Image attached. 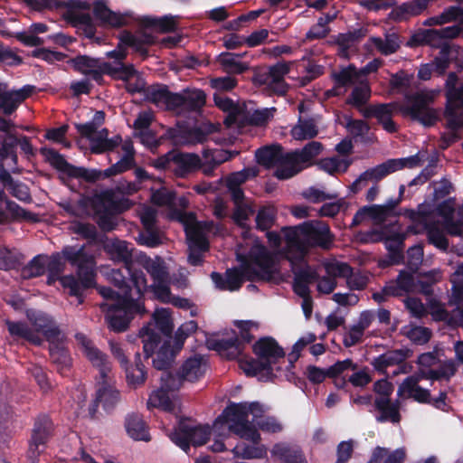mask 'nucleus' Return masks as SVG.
Masks as SVG:
<instances>
[{
    "instance_id": "obj_18",
    "label": "nucleus",
    "mask_w": 463,
    "mask_h": 463,
    "mask_svg": "<svg viewBox=\"0 0 463 463\" xmlns=\"http://www.w3.org/2000/svg\"><path fill=\"white\" fill-rule=\"evenodd\" d=\"M211 434L209 426L195 424L192 420H182L177 428L169 434L170 439L188 452L190 445L202 446L207 442Z\"/></svg>"
},
{
    "instance_id": "obj_2",
    "label": "nucleus",
    "mask_w": 463,
    "mask_h": 463,
    "mask_svg": "<svg viewBox=\"0 0 463 463\" xmlns=\"http://www.w3.org/2000/svg\"><path fill=\"white\" fill-rule=\"evenodd\" d=\"M260 404L252 403H232L229 405L222 413L215 420L213 425V431L224 437L226 433L232 432L241 439L251 441L257 446L240 444L233 448L232 453L241 458H262L266 456L267 450L263 445H258L260 440V433L255 425L250 422L249 414L255 418L261 412Z\"/></svg>"
},
{
    "instance_id": "obj_40",
    "label": "nucleus",
    "mask_w": 463,
    "mask_h": 463,
    "mask_svg": "<svg viewBox=\"0 0 463 463\" xmlns=\"http://www.w3.org/2000/svg\"><path fill=\"white\" fill-rule=\"evenodd\" d=\"M374 405L377 411H380V416L377 417L378 421H391L398 423L401 420L399 401L392 402L388 397H377L374 401Z\"/></svg>"
},
{
    "instance_id": "obj_41",
    "label": "nucleus",
    "mask_w": 463,
    "mask_h": 463,
    "mask_svg": "<svg viewBox=\"0 0 463 463\" xmlns=\"http://www.w3.org/2000/svg\"><path fill=\"white\" fill-rule=\"evenodd\" d=\"M5 210H6L14 219L28 221H36L37 219L33 213L25 211L17 203L7 200L4 190L0 188V222H4L7 219Z\"/></svg>"
},
{
    "instance_id": "obj_15",
    "label": "nucleus",
    "mask_w": 463,
    "mask_h": 463,
    "mask_svg": "<svg viewBox=\"0 0 463 463\" xmlns=\"http://www.w3.org/2000/svg\"><path fill=\"white\" fill-rule=\"evenodd\" d=\"M71 62L75 71L90 76L96 81H99L104 73L114 78L124 79L132 73V69L125 68L124 64L118 63L117 66H112L109 62H100L99 60L86 55H79L71 59Z\"/></svg>"
},
{
    "instance_id": "obj_56",
    "label": "nucleus",
    "mask_w": 463,
    "mask_h": 463,
    "mask_svg": "<svg viewBox=\"0 0 463 463\" xmlns=\"http://www.w3.org/2000/svg\"><path fill=\"white\" fill-rule=\"evenodd\" d=\"M277 209L273 204L261 206L256 215L257 228L261 231H268L275 223Z\"/></svg>"
},
{
    "instance_id": "obj_38",
    "label": "nucleus",
    "mask_w": 463,
    "mask_h": 463,
    "mask_svg": "<svg viewBox=\"0 0 463 463\" xmlns=\"http://www.w3.org/2000/svg\"><path fill=\"white\" fill-rule=\"evenodd\" d=\"M65 341L66 336L62 335L61 339L48 342L50 357L61 373H63L71 366V358L65 346Z\"/></svg>"
},
{
    "instance_id": "obj_26",
    "label": "nucleus",
    "mask_w": 463,
    "mask_h": 463,
    "mask_svg": "<svg viewBox=\"0 0 463 463\" xmlns=\"http://www.w3.org/2000/svg\"><path fill=\"white\" fill-rule=\"evenodd\" d=\"M325 269L331 275L345 279L347 287L352 290L364 289L368 284V277L360 271L354 272L347 263L329 261L325 263Z\"/></svg>"
},
{
    "instance_id": "obj_37",
    "label": "nucleus",
    "mask_w": 463,
    "mask_h": 463,
    "mask_svg": "<svg viewBox=\"0 0 463 463\" xmlns=\"http://www.w3.org/2000/svg\"><path fill=\"white\" fill-rule=\"evenodd\" d=\"M246 54V52H222L217 57V61L221 65L222 71L229 75L241 74L250 69V63L242 61V58L245 57Z\"/></svg>"
},
{
    "instance_id": "obj_14",
    "label": "nucleus",
    "mask_w": 463,
    "mask_h": 463,
    "mask_svg": "<svg viewBox=\"0 0 463 463\" xmlns=\"http://www.w3.org/2000/svg\"><path fill=\"white\" fill-rule=\"evenodd\" d=\"M91 5L86 0H69L64 4L63 19L77 33L92 39L96 34V24L90 14Z\"/></svg>"
},
{
    "instance_id": "obj_46",
    "label": "nucleus",
    "mask_w": 463,
    "mask_h": 463,
    "mask_svg": "<svg viewBox=\"0 0 463 463\" xmlns=\"http://www.w3.org/2000/svg\"><path fill=\"white\" fill-rule=\"evenodd\" d=\"M128 277L127 278L120 269H112L110 273V280L117 286L121 293H116L114 291V299L118 298H124L126 294H129L133 298L135 296L139 298L145 290L139 295L137 292L135 284L131 281L130 275L127 272Z\"/></svg>"
},
{
    "instance_id": "obj_61",
    "label": "nucleus",
    "mask_w": 463,
    "mask_h": 463,
    "mask_svg": "<svg viewBox=\"0 0 463 463\" xmlns=\"http://www.w3.org/2000/svg\"><path fill=\"white\" fill-rule=\"evenodd\" d=\"M52 432V422L47 417H43L40 419L35 423L33 433V442L35 446L45 443L49 436Z\"/></svg>"
},
{
    "instance_id": "obj_59",
    "label": "nucleus",
    "mask_w": 463,
    "mask_h": 463,
    "mask_svg": "<svg viewBox=\"0 0 463 463\" xmlns=\"http://www.w3.org/2000/svg\"><path fill=\"white\" fill-rule=\"evenodd\" d=\"M403 334L415 345L428 343L432 335L430 329L425 326L410 325L403 327Z\"/></svg>"
},
{
    "instance_id": "obj_29",
    "label": "nucleus",
    "mask_w": 463,
    "mask_h": 463,
    "mask_svg": "<svg viewBox=\"0 0 463 463\" xmlns=\"http://www.w3.org/2000/svg\"><path fill=\"white\" fill-rule=\"evenodd\" d=\"M154 42L155 39L150 34L133 35L131 33H125L121 37V43L123 44L120 43L115 50L107 52V57L116 60L115 64L111 63L112 66H117L118 63L123 64L122 61L127 56L125 46L133 47L137 52H143L144 45L152 44Z\"/></svg>"
},
{
    "instance_id": "obj_4",
    "label": "nucleus",
    "mask_w": 463,
    "mask_h": 463,
    "mask_svg": "<svg viewBox=\"0 0 463 463\" xmlns=\"http://www.w3.org/2000/svg\"><path fill=\"white\" fill-rule=\"evenodd\" d=\"M241 262L239 268L230 269L225 278L220 273L213 272L211 278L215 286L223 290H238L244 280H271L278 272L275 257L258 242L250 248L249 254L244 256L237 253Z\"/></svg>"
},
{
    "instance_id": "obj_39",
    "label": "nucleus",
    "mask_w": 463,
    "mask_h": 463,
    "mask_svg": "<svg viewBox=\"0 0 463 463\" xmlns=\"http://www.w3.org/2000/svg\"><path fill=\"white\" fill-rule=\"evenodd\" d=\"M168 136L177 145H190L203 143L207 135L199 128H171L168 130Z\"/></svg>"
},
{
    "instance_id": "obj_57",
    "label": "nucleus",
    "mask_w": 463,
    "mask_h": 463,
    "mask_svg": "<svg viewBox=\"0 0 463 463\" xmlns=\"http://www.w3.org/2000/svg\"><path fill=\"white\" fill-rule=\"evenodd\" d=\"M453 21H459L463 23V10L459 7H450L444 11L440 15L430 17L424 21L423 24L431 26L450 23Z\"/></svg>"
},
{
    "instance_id": "obj_42",
    "label": "nucleus",
    "mask_w": 463,
    "mask_h": 463,
    "mask_svg": "<svg viewBox=\"0 0 463 463\" xmlns=\"http://www.w3.org/2000/svg\"><path fill=\"white\" fill-rule=\"evenodd\" d=\"M271 455L282 463H307L302 450L285 443H278L273 446Z\"/></svg>"
},
{
    "instance_id": "obj_24",
    "label": "nucleus",
    "mask_w": 463,
    "mask_h": 463,
    "mask_svg": "<svg viewBox=\"0 0 463 463\" xmlns=\"http://www.w3.org/2000/svg\"><path fill=\"white\" fill-rule=\"evenodd\" d=\"M26 317L33 327V331L39 335H43L47 342L61 339L64 335L54 319L41 310L29 309L26 311Z\"/></svg>"
},
{
    "instance_id": "obj_63",
    "label": "nucleus",
    "mask_w": 463,
    "mask_h": 463,
    "mask_svg": "<svg viewBox=\"0 0 463 463\" xmlns=\"http://www.w3.org/2000/svg\"><path fill=\"white\" fill-rule=\"evenodd\" d=\"M412 80V74H408L404 71H400L397 73L392 75L390 85L397 92L404 93L410 89Z\"/></svg>"
},
{
    "instance_id": "obj_5",
    "label": "nucleus",
    "mask_w": 463,
    "mask_h": 463,
    "mask_svg": "<svg viewBox=\"0 0 463 463\" xmlns=\"http://www.w3.org/2000/svg\"><path fill=\"white\" fill-rule=\"evenodd\" d=\"M286 241V254L290 260H299L312 247L329 250L335 236L327 223L322 221H308L294 227L281 230Z\"/></svg>"
},
{
    "instance_id": "obj_52",
    "label": "nucleus",
    "mask_w": 463,
    "mask_h": 463,
    "mask_svg": "<svg viewBox=\"0 0 463 463\" xmlns=\"http://www.w3.org/2000/svg\"><path fill=\"white\" fill-rule=\"evenodd\" d=\"M318 129L314 119L299 118L298 122L292 128L291 136L296 140H306L315 137Z\"/></svg>"
},
{
    "instance_id": "obj_54",
    "label": "nucleus",
    "mask_w": 463,
    "mask_h": 463,
    "mask_svg": "<svg viewBox=\"0 0 463 463\" xmlns=\"http://www.w3.org/2000/svg\"><path fill=\"white\" fill-rule=\"evenodd\" d=\"M174 94L175 93H170L164 87H151L147 90L146 97L148 100L156 104L157 107L173 110L174 104H172V99Z\"/></svg>"
},
{
    "instance_id": "obj_30",
    "label": "nucleus",
    "mask_w": 463,
    "mask_h": 463,
    "mask_svg": "<svg viewBox=\"0 0 463 463\" xmlns=\"http://www.w3.org/2000/svg\"><path fill=\"white\" fill-rule=\"evenodd\" d=\"M275 111V108L255 109L252 112L243 109L241 112L232 114L228 120L236 121L239 130L246 125L264 126L273 118Z\"/></svg>"
},
{
    "instance_id": "obj_35",
    "label": "nucleus",
    "mask_w": 463,
    "mask_h": 463,
    "mask_svg": "<svg viewBox=\"0 0 463 463\" xmlns=\"http://www.w3.org/2000/svg\"><path fill=\"white\" fill-rule=\"evenodd\" d=\"M207 371V362L203 356L195 354L183 364L181 366L178 376L175 377L187 382H195L201 379Z\"/></svg>"
},
{
    "instance_id": "obj_13",
    "label": "nucleus",
    "mask_w": 463,
    "mask_h": 463,
    "mask_svg": "<svg viewBox=\"0 0 463 463\" xmlns=\"http://www.w3.org/2000/svg\"><path fill=\"white\" fill-rule=\"evenodd\" d=\"M173 327L168 309L160 308L154 312L153 321L143 326L138 335L143 343V349L146 357L154 354L156 347L160 342V334L170 335Z\"/></svg>"
},
{
    "instance_id": "obj_20",
    "label": "nucleus",
    "mask_w": 463,
    "mask_h": 463,
    "mask_svg": "<svg viewBox=\"0 0 463 463\" xmlns=\"http://www.w3.org/2000/svg\"><path fill=\"white\" fill-rule=\"evenodd\" d=\"M421 380L417 373L406 377L399 385L397 395L404 399H412L420 403H431L436 408L442 409L446 405V392H440L438 398L431 399L430 391L420 385Z\"/></svg>"
},
{
    "instance_id": "obj_16",
    "label": "nucleus",
    "mask_w": 463,
    "mask_h": 463,
    "mask_svg": "<svg viewBox=\"0 0 463 463\" xmlns=\"http://www.w3.org/2000/svg\"><path fill=\"white\" fill-rule=\"evenodd\" d=\"M104 250L114 261L125 264V270L130 275L131 281L135 284L138 295L143 290H146V276L142 270L135 269L131 262L132 250L129 249L126 241L118 239L108 240L104 244Z\"/></svg>"
},
{
    "instance_id": "obj_43",
    "label": "nucleus",
    "mask_w": 463,
    "mask_h": 463,
    "mask_svg": "<svg viewBox=\"0 0 463 463\" xmlns=\"http://www.w3.org/2000/svg\"><path fill=\"white\" fill-rule=\"evenodd\" d=\"M304 169L296 156L291 153L283 154L275 170V176L279 179H288Z\"/></svg>"
},
{
    "instance_id": "obj_64",
    "label": "nucleus",
    "mask_w": 463,
    "mask_h": 463,
    "mask_svg": "<svg viewBox=\"0 0 463 463\" xmlns=\"http://www.w3.org/2000/svg\"><path fill=\"white\" fill-rule=\"evenodd\" d=\"M236 154L237 152L223 149L204 150L203 158L207 164L219 165L233 157Z\"/></svg>"
},
{
    "instance_id": "obj_12",
    "label": "nucleus",
    "mask_w": 463,
    "mask_h": 463,
    "mask_svg": "<svg viewBox=\"0 0 463 463\" xmlns=\"http://www.w3.org/2000/svg\"><path fill=\"white\" fill-rule=\"evenodd\" d=\"M137 260L142 268H144L153 279L151 288L157 299H168V288L170 284L176 285L178 288L186 286L185 279H182L181 280H171L167 267L162 258L158 256L151 258L146 254H140Z\"/></svg>"
},
{
    "instance_id": "obj_55",
    "label": "nucleus",
    "mask_w": 463,
    "mask_h": 463,
    "mask_svg": "<svg viewBox=\"0 0 463 463\" xmlns=\"http://www.w3.org/2000/svg\"><path fill=\"white\" fill-rule=\"evenodd\" d=\"M323 146L320 142L311 141L302 149L296 150L293 154L304 168L311 165V161L316 158L322 151Z\"/></svg>"
},
{
    "instance_id": "obj_17",
    "label": "nucleus",
    "mask_w": 463,
    "mask_h": 463,
    "mask_svg": "<svg viewBox=\"0 0 463 463\" xmlns=\"http://www.w3.org/2000/svg\"><path fill=\"white\" fill-rule=\"evenodd\" d=\"M416 156L406 158L389 159L373 168L367 169L360 175V176L352 184L351 190L353 193H358L365 187L369 182H378L386 175L394 173L405 167H414L418 165Z\"/></svg>"
},
{
    "instance_id": "obj_7",
    "label": "nucleus",
    "mask_w": 463,
    "mask_h": 463,
    "mask_svg": "<svg viewBox=\"0 0 463 463\" xmlns=\"http://www.w3.org/2000/svg\"><path fill=\"white\" fill-rule=\"evenodd\" d=\"M76 339L87 359L99 371L102 382L97 391L96 402L101 403L105 410L112 409L119 402L120 395L111 384V365L107 354L97 348L84 335L77 334Z\"/></svg>"
},
{
    "instance_id": "obj_48",
    "label": "nucleus",
    "mask_w": 463,
    "mask_h": 463,
    "mask_svg": "<svg viewBox=\"0 0 463 463\" xmlns=\"http://www.w3.org/2000/svg\"><path fill=\"white\" fill-rule=\"evenodd\" d=\"M174 166L173 171L180 175L184 176L192 170L199 166L200 158L198 156L194 154H175L174 155Z\"/></svg>"
},
{
    "instance_id": "obj_44",
    "label": "nucleus",
    "mask_w": 463,
    "mask_h": 463,
    "mask_svg": "<svg viewBox=\"0 0 463 463\" xmlns=\"http://www.w3.org/2000/svg\"><path fill=\"white\" fill-rule=\"evenodd\" d=\"M126 430L135 440L149 441L151 439L147 426L138 414H131L126 418Z\"/></svg>"
},
{
    "instance_id": "obj_32",
    "label": "nucleus",
    "mask_w": 463,
    "mask_h": 463,
    "mask_svg": "<svg viewBox=\"0 0 463 463\" xmlns=\"http://www.w3.org/2000/svg\"><path fill=\"white\" fill-rule=\"evenodd\" d=\"M172 102H174L173 111L177 113L195 111L204 105L205 94L200 90H187L182 93H175Z\"/></svg>"
},
{
    "instance_id": "obj_33",
    "label": "nucleus",
    "mask_w": 463,
    "mask_h": 463,
    "mask_svg": "<svg viewBox=\"0 0 463 463\" xmlns=\"http://www.w3.org/2000/svg\"><path fill=\"white\" fill-rule=\"evenodd\" d=\"M33 87L25 85L21 89L0 92V110L5 115H12L18 107L33 93Z\"/></svg>"
},
{
    "instance_id": "obj_27",
    "label": "nucleus",
    "mask_w": 463,
    "mask_h": 463,
    "mask_svg": "<svg viewBox=\"0 0 463 463\" xmlns=\"http://www.w3.org/2000/svg\"><path fill=\"white\" fill-rule=\"evenodd\" d=\"M384 292L391 296H402L410 292L430 295V285H424L420 279L416 281L411 274L402 271L395 282L392 281L384 287Z\"/></svg>"
},
{
    "instance_id": "obj_25",
    "label": "nucleus",
    "mask_w": 463,
    "mask_h": 463,
    "mask_svg": "<svg viewBox=\"0 0 463 463\" xmlns=\"http://www.w3.org/2000/svg\"><path fill=\"white\" fill-rule=\"evenodd\" d=\"M41 154L59 171L74 178H82L86 181H95L97 173L89 171L83 167H77L69 164L61 155L52 148L43 147Z\"/></svg>"
},
{
    "instance_id": "obj_28",
    "label": "nucleus",
    "mask_w": 463,
    "mask_h": 463,
    "mask_svg": "<svg viewBox=\"0 0 463 463\" xmlns=\"http://www.w3.org/2000/svg\"><path fill=\"white\" fill-rule=\"evenodd\" d=\"M92 206L98 216V224L106 232L112 231L115 228V222L110 215L113 208V193L111 191H103L93 196Z\"/></svg>"
},
{
    "instance_id": "obj_3",
    "label": "nucleus",
    "mask_w": 463,
    "mask_h": 463,
    "mask_svg": "<svg viewBox=\"0 0 463 463\" xmlns=\"http://www.w3.org/2000/svg\"><path fill=\"white\" fill-rule=\"evenodd\" d=\"M436 95L434 90H421L413 94H405L403 103L370 105L361 109V113L365 118H376L383 129L389 133L397 130L396 124L392 119L394 111H400L404 117H410L424 126H431L438 118L437 111L430 107Z\"/></svg>"
},
{
    "instance_id": "obj_22",
    "label": "nucleus",
    "mask_w": 463,
    "mask_h": 463,
    "mask_svg": "<svg viewBox=\"0 0 463 463\" xmlns=\"http://www.w3.org/2000/svg\"><path fill=\"white\" fill-rule=\"evenodd\" d=\"M160 379L161 387L150 394L147 408H159L168 412L176 413V405L170 399L168 392L179 389L180 380L167 372H163Z\"/></svg>"
},
{
    "instance_id": "obj_6",
    "label": "nucleus",
    "mask_w": 463,
    "mask_h": 463,
    "mask_svg": "<svg viewBox=\"0 0 463 463\" xmlns=\"http://www.w3.org/2000/svg\"><path fill=\"white\" fill-rule=\"evenodd\" d=\"M78 132L90 140V150L95 154H101L112 151L121 144L122 156L120 159L103 172L104 176L110 177L122 174L135 166L136 151L132 141L126 140L122 142L120 136L108 137L109 132L106 128L98 131L96 123L87 122L85 124H77Z\"/></svg>"
},
{
    "instance_id": "obj_49",
    "label": "nucleus",
    "mask_w": 463,
    "mask_h": 463,
    "mask_svg": "<svg viewBox=\"0 0 463 463\" xmlns=\"http://www.w3.org/2000/svg\"><path fill=\"white\" fill-rule=\"evenodd\" d=\"M400 199L390 200L384 205L368 206L369 217L377 224H382L391 217H395L394 208L399 204Z\"/></svg>"
},
{
    "instance_id": "obj_9",
    "label": "nucleus",
    "mask_w": 463,
    "mask_h": 463,
    "mask_svg": "<svg viewBox=\"0 0 463 463\" xmlns=\"http://www.w3.org/2000/svg\"><path fill=\"white\" fill-rule=\"evenodd\" d=\"M61 254L71 265L77 267V276H62L59 279L61 286L70 290V294L80 298L82 291L94 287L95 271L92 256L89 255L83 246H66Z\"/></svg>"
},
{
    "instance_id": "obj_1",
    "label": "nucleus",
    "mask_w": 463,
    "mask_h": 463,
    "mask_svg": "<svg viewBox=\"0 0 463 463\" xmlns=\"http://www.w3.org/2000/svg\"><path fill=\"white\" fill-rule=\"evenodd\" d=\"M454 202L447 200L437 208L430 203H423L417 210H406L404 214L412 224L409 231L413 233L426 232L429 241L439 250H447L449 241L444 232L452 236H460L463 232V206L457 212L454 220Z\"/></svg>"
},
{
    "instance_id": "obj_36",
    "label": "nucleus",
    "mask_w": 463,
    "mask_h": 463,
    "mask_svg": "<svg viewBox=\"0 0 463 463\" xmlns=\"http://www.w3.org/2000/svg\"><path fill=\"white\" fill-rule=\"evenodd\" d=\"M292 62L281 61L269 67L264 82L268 84L275 92L284 94L287 91V84L284 77L288 73Z\"/></svg>"
},
{
    "instance_id": "obj_31",
    "label": "nucleus",
    "mask_w": 463,
    "mask_h": 463,
    "mask_svg": "<svg viewBox=\"0 0 463 463\" xmlns=\"http://www.w3.org/2000/svg\"><path fill=\"white\" fill-rule=\"evenodd\" d=\"M335 86L326 91L327 97L339 96L346 92L347 87L355 86L363 80L361 73L354 65L341 69L332 74Z\"/></svg>"
},
{
    "instance_id": "obj_50",
    "label": "nucleus",
    "mask_w": 463,
    "mask_h": 463,
    "mask_svg": "<svg viewBox=\"0 0 463 463\" xmlns=\"http://www.w3.org/2000/svg\"><path fill=\"white\" fill-rule=\"evenodd\" d=\"M371 97V88L366 79L360 80L353 89L347 103L363 109V106L367 103Z\"/></svg>"
},
{
    "instance_id": "obj_19",
    "label": "nucleus",
    "mask_w": 463,
    "mask_h": 463,
    "mask_svg": "<svg viewBox=\"0 0 463 463\" xmlns=\"http://www.w3.org/2000/svg\"><path fill=\"white\" fill-rule=\"evenodd\" d=\"M458 78L450 72L446 80L447 108L445 116L447 125L456 130L463 125V85L458 86Z\"/></svg>"
},
{
    "instance_id": "obj_62",
    "label": "nucleus",
    "mask_w": 463,
    "mask_h": 463,
    "mask_svg": "<svg viewBox=\"0 0 463 463\" xmlns=\"http://www.w3.org/2000/svg\"><path fill=\"white\" fill-rule=\"evenodd\" d=\"M174 357L175 352L171 349L170 343L165 342L153 359V364L157 370L164 371L171 364Z\"/></svg>"
},
{
    "instance_id": "obj_10",
    "label": "nucleus",
    "mask_w": 463,
    "mask_h": 463,
    "mask_svg": "<svg viewBox=\"0 0 463 463\" xmlns=\"http://www.w3.org/2000/svg\"><path fill=\"white\" fill-rule=\"evenodd\" d=\"M99 292L106 298V302L100 304V307L107 313L106 321L114 332L126 331L134 315L145 311L143 305L129 294L114 299V290L110 288H99Z\"/></svg>"
},
{
    "instance_id": "obj_53",
    "label": "nucleus",
    "mask_w": 463,
    "mask_h": 463,
    "mask_svg": "<svg viewBox=\"0 0 463 463\" xmlns=\"http://www.w3.org/2000/svg\"><path fill=\"white\" fill-rule=\"evenodd\" d=\"M283 155L279 146H267L256 151V157L259 164L269 168L277 166Z\"/></svg>"
},
{
    "instance_id": "obj_21",
    "label": "nucleus",
    "mask_w": 463,
    "mask_h": 463,
    "mask_svg": "<svg viewBox=\"0 0 463 463\" xmlns=\"http://www.w3.org/2000/svg\"><path fill=\"white\" fill-rule=\"evenodd\" d=\"M235 326L240 329V338L221 340L215 344V349L223 356L228 359H250L242 355L243 343H249L252 339L250 330L258 328V323L247 320V321H236Z\"/></svg>"
},
{
    "instance_id": "obj_23",
    "label": "nucleus",
    "mask_w": 463,
    "mask_h": 463,
    "mask_svg": "<svg viewBox=\"0 0 463 463\" xmlns=\"http://www.w3.org/2000/svg\"><path fill=\"white\" fill-rule=\"evenodd\" d=\"M463 33V23L440 29H426L416 33L414 41L419 44H428L434 48H448L446 41L454 39Z\"/></svg>"
},
{
    "instance_id": "obj_58",
    "label": "nucleus",
    "mask_w": 463,
    "mask_h": 463,
    "mask_svg": "<svg viewBox=\"0 0 463 463\" xmlns=\"http://www.w3.org/2000/svg\"><path fill=\"white\" fill-rule=\"evenodd\" d=\"M350 165L351 160L347 158H341L339 156L324 158L318 163L319 167L330 175L345 173Z\"/></svg>"
},
{
    "instance_id": "obj_11",
    "label": "nucleus",
    "mask_w": 463,
    "mask_h": 463,
    "mask_svg": "<svg viewBox=\"0 0 463 463\" xmlns=\"http://www.w3.org/2000/svg\"><path fill=\"white\" fill-rule=\"evenodd\" d=\"M257 359H241L240 368L249 376L269 375L279 360L284 358V351L271 337H263L253 345Z\"/></svg>"
},
{
    "instance_id": "obj_45",
    "label": "nucleus",
    "mask_w": 463,
    "mask_h": 463,
    "mask_svg": "<svg viewBox=\"0 0 463 463\" xmlns=\"http://www.w3.org/2000/svg\"><path fill=\"white\" fill-rule=\"evenodd\" d=\"M406 358L407 351L402 349L391 350L375 357L371 364L376 371L384 373L388 367L396 366L397 364L404 362Z\"/></svg>"
},
{
    "instance_id": "obj_47",
    "label": "nucleus",
    "mask_w": 463,
    "mask_h": 463,
    "mask_svg": "<svg viewBox=\"0 0 463 463\" xmlns=\"http://www.w3.org/2000/svg\"><path fill=\"white\" fill-rule=\"evenodd\" d=\"M6 326L10 335L16 338H23L34 345H41L43 343V338L37 333L33 332L24 322L6 321Z\"/></svg>"
},
{
    "instance_id": "obj_34",
    "label": "nucleus",
    "mask_w": 463,
    "mask_h": 463,
    "mask_svg": "<svg viewBox=\"0 0 463 463\" xmlns=\"http://www.w3.org/2000/svg\"><path fill=\"white\" fill-rule=\"evenodd\" d=\"M92 12L99 24L105 26L121 27L127 23L128 15L110 10L106 0H96Z\"/></svg>"
},
{
    "instance_id": "obj_60",
    "label": "nucleus",
    "mask_w": 463,
    "mask_h": 463,
    "mask_svg": "<svg viewBox=\"0 0 463 463\" xmlns=\"http://www.w3.org/2000/svg\"><path fill=\"white\" fill-rule=\"evenodd\" d=\"M214 102L218 108L222 109L223 111H227L228 115L226 118L224 119V124L229 128H237V122L236 121H229V118L232 114L235 112H241L243 110L244 108L238 107L233 103V101L226 97H223L219 94H214L213 96Z\"/></svg>"
},
{
    "instance_id": "obj_8",
    "label": "nucleus",
    "mask_w": 463,
    "mask_h": 463,
    "mask_svg": "<svg viewBox=\"0 0 463 463\" xmlns=\"http://www.w3.org/2000/svg\"><path fill=\"white\" fill-rule=\"evenodd\" d=\"M172 217L184 225L189 246L188 262L193 266L201 265L209 248L207 237L216 234L219 227L213 222H198L194 213L184 211H175Z\"/></svg>"
},
{
    "instance_id": "obj_51",
    "label": "nucleus",
    "mask_w": 463,
    "mask_h": 463,
    "mask_svg": "<svg viewBox=\"0 0 463 463\" xmlns=\"http://www.w3.org/2000/svg\"><path fill=\"white\" fill-rule=\"evenodd\" d=\"M368 43L383 55L394 53L400 47L398 36L395 33H388L385 37H370Z\"/></svg>"
}]
</instances>
